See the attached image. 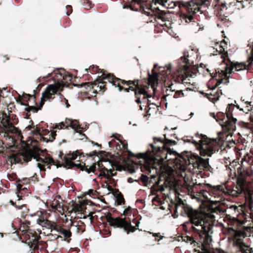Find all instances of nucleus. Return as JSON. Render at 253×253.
Segmentation results:
<instances>
[{
    "mask_svg": "<svg viewBox=\"0 0 253 253\" xmlns=\"http://www.w3.org/2000/svg\"><path fill=\"white\" fill-rule=\"evenodd\" d=\"M238 219L236 218H229V232H233V235L229 238L232 241L233 246L236 248L235 253H253V250L250 246L247 245L241 238L244 236V233L241 231L236 230L234 228V224H237Z\"/></svg>",
    "mask_w": 253,
    "mask_h": 253,
    "instance_id": "obj_10",
    "label": "nucleus"
},
{
    "mask_svg": "<svg viewBox=\"0 0 253 253\" xmlns=\"http://www.w3.org/2000/svg\"><path fill=\"white\" fill-rule=\"evenodd\" d=\"M245 103L246 105L245 107V109H244V112L248 113L249 112L252 110L253 105L251 104V102H246Z\"/></svg>",
    "mask_w": 253,
    "mask_h": 253,
    "instance_id": "obj_37",
    "label": "nucleus"
},
{
    "mask_svg": "<svg viewBox=\"0 0 253 253\" xmlns=\"http://www.w3.org/2000/svg\"><path fill=\"white\" fill-rule=\"evenodd\" d=\"M132 210V209L131 208V207H128L124 211V215L125 216L128 215L129 213L131 212Z\"/></svg>",
    "mask_w": 253,
    "mask_h": 253,
    "instance_id": "obj_47",
    "label": "nucleus"
},
{
    "mask_svg": "<svg viewBox=\"0 0 253 253\" xmlns=\"http://www.w3.org/2000/svg\"><path fill=\"white\" fill-rule=\"evenodd\" d=\"M39 225L51 230H54V228L58 225L56 222L51 221L47 219L45 220L41 221V223Z\"/></svg>",
    "mask_w": 253,
    "mask_h": 253,
    "instance_id": "obj_28",
    "label": "nucleus"
},
{
    "mask_svg": "<svg viewBox=\"0 0 253 253\" xmlns=\"http://www.w3.org/2000/svg\"><path fill=\"white\" fill-rule=\"evenodd\" d=\"M71 227L76 230L78 234H81L85 229V225L81 220L71 221Z\"/></svg>",
    "mask_w": 253,
    "mask_h": 253,
    "instance_id": "obj_24",
    "label": "nucleus"
},
{
    "mask_svg": "<svg viewBox=\"0 0 253 253\" xmlns=\"http://www.w3.org/2000/svg\"><path fill=\"white\" fill-rule=\"evenodd\" d=\"M236 183V185L229 188L222 185L224 189L220 195L226 193L233 197H237L241 194L245 193L247 187L246 176L241 173L237 178Z\"/></svg>",
    "mask_w": 253,
    "mask_h": 253,
    "instance_id": "obj_13",
    "label": "nucleus"
},
{
    "mask_svg": "<svg viewBox=\"0 0 253 253\" xmlns=\"http://www.w3.org/2000/svg\"><path fill=\"white\" fill-rule=\"evenodd\" d=\"M165 186L164 185L158 186L156 190L157 192H162L165 190Z\"/></svg>",
    "mask_w": 253,
    "mask_h": 253,
    "instance_id": "obj_53",
    "label": "nucleus"
},
{
    "mask_svg": "<svg viewBox=\"0 0 253 253\" xmlns=\"http://www.w3.org/2000/svg\"><path fill=\"white\" fill-rule=\"evenodd\" d=\"M33 128H35V126H32V125H30L26 127V128L28 130H31Z\"/></svg>",
    "mask_w": 253,
    "mask_h": 253,
    "instance_id": "obj_60",
    "label": "nucleus"
},
{
    "mask_svg": "<svg viewBox=\"0 0 253 253\" xmlns=\"http://www.w3.org/2000/svg\"><path fill=\"white\" fill-rule=\"evenodd\" d=\"M227 43L225 40H223L221 42L220 45V52L222 54L221 57L223 59V62H225L226 60L228 58V52L225 51V49L227 48Z\"/></svg>",
    "mask_w": 253,
    "mask_h": 253,
    "instance_id": "obj_29",
    "label": "nucleus"
},
{
    "mask_svg": "<svg viewBox=\"0 0 253 253\" xmlns=\"http://www.w3.org/2000/svg\"><path fill=\"white\" fill-rule=\"evenodd\" d=\"M23 238L24 242L31 249V253H39V241L41 239L39 234L35 230L28 228L26 230L23 235Z\"/></svg>",
    "mask_w": 253,
    "mask_h": 253,
    "instance_id": "obj_15",
    "label": "nucleus"
},
{
    "mask_svg": "<svg viewBox=\"0 0 253 253\" xmlns=\"http://www.w3.org/2000/svg\"><path fill=\"white\" fill-rule=\"evenodd\" d=\"M219 208L208 207L207 212L193 209L189 205L184 203L179 199L174 205L173 216L177 217L179 215L186 216L189 220L183 224V228L186 232L188 230L197 233L200 237L207 236L211 230L215 219L214 213L217 214Z\"/></svg>",
    "mask_w": 253,
    "mask_h": 253,
    "instance_id": "obj_1",
    "label": "nucleus"
},
{
    "mask_svg": "<svg viewBox=\"0 0 253 253\" xmlns=\"http://www.w3.org/2000/svg\"><path fill=\"white\" fill-rule=\"evenodd\" d=\"M44 134L42 136L41 140L46 142H52L55 139V136H56V131H49L47 129L44 130Z\"/></svg>",
    "mask_w": 253,
    "mask_h": 253,
    "instance_id": "obj_25",
    "label": "nucleus"
},
{
    "mask_svg": "<svg viewBox=\"0 0 253 253\" xmlns=\"http://www.w3.org/2000/svg\"><path fill=\"white\" fill-rule=\"evenodd\" d=\"M9 203L11 204V205H12L13 206L15 207L16 202H14L12 200H10Z\"/></svg>",
    "mask_w": 253,
    "mask_h": 253,
    "instance_id": "obj_63",
    "label": "nucleus"
},
{
    "mask_svg": "<svg viewBox=\"0 0 253 253\" xmlns=\"http://www.w3.org/2000/svg\"><path fill=\"white\" fill-rule=\"evenodd\" d=\"M124 8H130L136 11L145 12V8L141 0H123Z\"/></svg>",
    "mask_w": 253,
    "mask_h": 253,
    "instance_id": "obj_21",
    "label": "nucleus"
},
{
    "mask_svg": "<svg viewBox=\"0 0 253 253\" xmlns=\"http://www.w3.org/2000/svg\"><path fill=\"white\" fill-rule=\"evenodd\" d=\"M134 181V180L131 177H129L127 179V182L130 183H132ZM135 181L138 182V180H135Z\"/></svg>",
    "mask_w": 253,
    "mask_h": 253,
    "instance_id": "obj_59",
    "label": "nucleus"
},
{
    "mask_svg": "<svg viewBox=\"0 0 253 253\" xmlns=\"http://www.w3.org/2000/svg\"><path fill=\"white\" fill-rule=\"evenodd\" d=\"M33 97L34 99L35 98V96H33L29 95V94H27L26 96H24L23 100H24V101H25L26 102H28L30 98Z\"/></svg>",
    "mask_w": 253,
    "mask_h": 253,
    "instance_id": "obj_52",
    "label": "nucleus"
},
{
    "mask_svg": "<svg viewBox=\"0 0 253 253\" xmlns=\"http://www.w3.org/2000/svg\"><path fill=\"white\" fill-rule=\"evenodd\" d=\"M68 125L63 122L60 123L58 124H56L54 127L55 128L62 129L64 128H68Z\"/></svg>",
    "mask_w": 253,
    "mask_h": 253,
    "instance_id": "obj_38",
    "label": "nucleus"
},
{
    "mask_svg": "<svg viewBox=\"0 0 253 253\" xmlns=\"http://www.w3.org/2000/svg\"><path fill=\"white\" fill-rule=\"evenodd\" d=\"M121 144L122 146V149L124 151H127V144L125 140H122L120 141Z\"/></svg>",
    "mask_w": 253,
    "mask_h": 253,
    "instance_id": "obj_44",
    "label": "nucleus"
},
{
    "mask_svg": "<svg viewBox=\"0 0 253 253\" xmlns=\"http://www.w3.org/2000/svg\"><path fill=\"white\" fill-rule=\"evenodd\" d=\"M251 56L248 59V61L249 62V64H251L253 61V42L252 45V52H251Z\"/></svg>",
    "mask_w": 253,
    "mask_h": 253,
    "instance_id": "obj_51",
    "label": "nucleus"
},
{
    "mask_svg": "<svg viewBox=\"0 0 253 253\" xmlns=\"http://www.w3.org/2000/svg\"><path fill=\"white\" fill-rule=\"evenodd\" d=\"M210 0H191L188 2H178L179 7L183 6L186 8V13L181 14V17L186 23H192V24L197 23L198 20L197 13L201 11V9L204 5L210 4Z\"/></svg>",
    "mask_w": 253,
    "mask_h": 253,
    "instance_id": "obj_8",
    "label": "nucleus"
},
{
    "mask_svg": "<svg viewBox=\"0 0 253 253\" xmlns=\"http://www.w3.org/2000/svg\"><path fill=\"white\" fill-rule=\"evenodd\" d=\"M184 157L178 156V158L174 160L176 161V169L183 172L187 169L188 165H192L194 169H199V173L202 172V170H209L211 168L209 160V159H204L198 155H194L189 152H185Z\"/></svg>",
    "mask_w": 253,
    "mask_h": 253,
    "instance_id": "obj_6",
    "label": "nucleus"
},
{
    "mask_svg": "<svg viewBox=\"0 0 253 253\" xmlns=\"http://www.w3.org/2000/svg\"><path fill=\"white\" fill-rule=\"evenodd\" d=\"M86 2L87 4L86 8L88 9L91 8V2L89 0H84V3Z\"/></svg>",
    "mask_w": 253,
    "mask_h": 253,
    "instance_id": "obj_55",
    "label": "nucleus"
},
{
    "mask_svg": "<svg viewBox=\"0 0 253 253\" xmlns=\"http://www.w3.org/2000/svg\"><path fill=\"white\" fill-rule=\"evenodd\" d=\"M44 100L42 101V100L41 104L39 106H30L27 103H24L22 101H20V104L22 105H24L26 106L24 109V111L22 112V116L24 118L29 119H30V116L32 113H36L38 112V111L42 109L43 104H44V101L46 100L43 97L42 98ZM46 100H47L46 99Z\"/></svg>",
    "mask_w": 253,
    "mask_h": 253,
    "instance_id": "obj_22",
    "label": "nucleus"
},
{
    "mask_svg": "<svg viewBox=\"0 0 253 253\" xmlns=\"http://www.w3.org/2000/svg\"><path fill=\"white\" fill-rule=\"evenodd\" d=\"M230 208L234 210L235 211L238 210V207L235 205L230 206Z\"/></svg>",
    "mask_w": 253,
    "mask_h": 253,
    "instance_id": "obj_57",
    "label": "nucleus"
},
{
    "mask_svg": "<svg viewBox=\"0 0 253 253\" xmlns=\"http://www.w3.org/2000/svg\"><path fill=\"white\" fill-rule=\"evenodd\" d=\"M49 215V214L44 210L38 211L34 214V216L38 217L37 222L39 224L41 223V221L46 220L48 218Z\"/></svg>",
    "mask_w": 253,
    "mask_h": 253,
    "instance_id": "obj_27",
    "label": "nucleus"
},
{
    "mask_svg": "<svg viewBox=\"0 0 253 253\" xmlns=\"http://www.w3.org/2000/svg\"><path fill=\"white\" fill-rule=\"evenodd\" d=\"M105 153H106V152L105 151H100L98 153H97L96 150H94V151H92V153H90L89 154H86V155H88L89 157H91L94 156H98V155H101L102 154H104Z\"/></svg>",
    "mask_w": 253,
    "mask_h": 253,
    "instance_id": "obj_39",
    "label": "nucleus"
},
{
    "mask_svg": "<svg viewBox=\"0 0 253 253\" xmlns=\"http://www.w3.org/2000/svg\"><path fill=\"white\" fill-rule=\"evenodd\" d=\"M184 142H191L192 143V136L190 137V139H187L184 140Z\"/></svg>",
    "mask_w": 253,
    "mask_h": 253,
    "instance_id": "obj_64",
    "label": "nucleus"
},
{
    "mask_svg": "<svg viewBox=\"0 0 253 253\" xmlns=\"http://www.w3.org/2000/svg\"><path fill=\"white\" fill-rule=\"evenodd\" d=\"M172 72L171 66L170 64L167 65L164 67H160L158 70V73L155 71L154 69L152 70V74L148 73L149 85L150 84L152 87L154 88L155 85L158 83V74L162 76L164 78H166Z\"/></svg>",
    "mask_w": 253,
    "mask_h": 253,
    "instance_id": "obj_18",
    "label": "nucleus"
},
{
    "mask_svg": "<svg viewBox=\"0 0 253 253\" xmlns=\"http://www.w3.org/2000/svg\"><path fill=\"white\" fill-rule=\"evenodd\" d=\"M106 187H107V189H108L109 191L111 192V191H113V188H112L110 185H108V184H107V185H106Z\"/></svg>",
    "mask_w": 253,
    "mask_h": 253,
    "instance_id": "obj_61",
    "label": "nucleus"
},
{
    "mask_svg": "<svg viewBox=\"0 0 253 253\" xmlns=\"http://www.w3.org/2000/svg\"><path fill=\"white\" fill-rule=\"evenodd\" d=\"M85 71L87 73L89 72L92 74L99 73L100 72H102V71L98 66L94 65L90 66L88 69H85Z\"/></svg>",
    "mask_w": 253,
    "mask_h": 253,
    "instance_id": "obj_34",
    "label": "nucleus"
},
{
    "mask_svg": "<svg viewBox=\"0 0 253 253\" xmlns=\"http://www.w3.org/2000/svg\"><path fill=\"white\" fill-rule=\"evenodd\" d=\"M173 84H170V85L169 86V89H168L167 88L166 90V96H169V95H172V94H170V92H173V91H175V89H173Z\"/></svg>",
    "mask_w": 253,
    "mask_h": 253,
    "instance_id": "obj_41",
    "label": "nucleus"
},
{
    "mask_svg": "<svg viewBox=\"0 0 253 253\" xmlns=\"http://www.w3.org/2000/svg\"><path fill=\"white\" fill-rule=\"evenodd\" d=\"M39 149L38 148H25L21 151L13 154L11 156V159L15 163L21 164H27L31 161L32 158L36 159L39 163H37V167L41 171H45V167L49 164H53L56 166L57 168L62 167L63 164H60L58 160H55L49 155H46L44 158L40 157L39 154Z\"/></svg>",
    "mask_w": 253,
    "mask_h": 253,
    "instance_id": "obj_4",
    "label": "nucleus"
},
{
    "mask_svg": "<svg viewBox=\"0 0 253 253\" xmlns=\"http://www.w3.org/2000/svg\"><path fill=\"white\" fill-rule=\"evenodd\" d=\"M66 8L67 9L66 14L67 15H69L72 12V7L70 5H68L66 6Z\"/></svg>",
    "mask_w": 253,
    "mask_h": 253,
    "instance_id": "obj_49",
    "label": "nucleus"
},
{
    "mask_svg": "<svg viewBox=\"0 0 253 253\" xmlns=\"http://www.w3.org/2000/svg\"><path fill=\"white\" fill-rule=\"evenodd\" d=\"M33 130H32L33 134L35 135H39L40 136L41 138H42V136L44 134V130H42V132H41V129L38 127L37 125L35 126V128H33Z\"/></svg>",
    "mask_w": 253,
    "mask_h": 253,
    "instance_id": "obj_35",
    "label": "nucleus"
},
{
    "mask_svg": "<svg viewBox=\"0 0 253 253\" xmlns=\"http://www.w3.org/2000/svg\"><path fill=\"white\" fill-rule=\"evenodd\" d=\"M80 155V153L78 150L65 155H64L63 153L60 151L59 157L64 162V163L62 164L63 165L62 167L66 169H79V167H81V164H76L73 161L76 160L78 156Z\"/></svg>",
    "mask_w": 253,
    "mask_h": 253,
    "instance_id": "obj_19",
    "label": "nucleus"
},
{
    "mask_svg": "<svg viewBox=\"0 0 253 253\" xmlns=\"http://www.w3.org/2000/svg\"><path fill=\"white\" fill-rule=\"evenodd\" d=\"M164 140L160 137H154L153 143L150 144L151 149H148L145 153H138L136 157L143 160V165L146 169L150 171V169H162L168 162V164L171 165L176 169V161L178 156L184 157L186 152L178 154L171 150L169 146L174 145L176 142L166 138V135ZM142 165V164H141Z\"/></svg>",
    "mask_w": 253,
    "mask_h": 253,
    "instance_id": "obj_2",
    "label": "nucleus"
},
{
    "mask_svg": "<svg viewBox=\"0 0 253 253\" xmlns=\"http://www.w3.org/2000/svg\"><path fill=\"white\" fill-rule=\"evenodd\" d=\"M115 196L116 198V202L118 205H121L124 204L125 201L122 193L119 191V189H116Z\"/></svg>",
    "mask_w": 253,
    "mask_h": 253,
    "instance_id": "obj_30",
    "label": "nucleus"
},
{
    "mask_svg": "<svg viewBox=\"0 0 253 253\" xmlns=\"http://www.w3.org/2000/svg\"><path fill=\"white\" fill-rule=\"evenodd\" d=\"M54 230L56 231L61 235H58L57 238H64V240L67 243H70L71 240L72 232L70 230L64 227L63 226L58 225L54 228Z\"/></svg>",
    "mask_w": 253,
    "mask_h": 253,
    "instance_id": "obj_23",
    "label": "nucleus"
},
{
    "mask_svg": "<svg viewBox=\"0 0 253 253\" xmlns=\"http://www.w3.org/2000/svg\"><path fill=\"white\" fill-rule=\"evenodd\" d=\"M235 107V105L233 104H228L225 113L218 112L216 114L214 113H210L211 116L214 118L221 126L223 131L229 134L236 129L237 119L233 117L232 114V111ZM236 107L244 111V109L240 108L239 105H237Z\"/></svg>",
    "mask_w": 253,
    "mask_h": 253,
    "instance_id": "obj_7",
    "label": "nucleus"
},
{
    "mask_svg": "<svg viewBox=\"0 0 253 253\" xmlns=\"http://www.w3.org/2000/svg\"><path fill=\"white\" fill-rule=\"evenodd\" d=\"M205 96L209 99L211 102L214 103L217 100L219 99V95L218 91H216L215 94L206 93Z\"/></svg>",
    "mask_w": 253,
    "mask_h": 253,
    "instance_id": "obj_32",
    "label": "nucleus"
},
{
    "mask_svg": "<svg viewBox=\"0 0 253 253\" xmlns=\"http://www.w3.org/2000/svg\"><path fill=\"white\" fill-rule=\"evenodd\" d=\"M79 169L82 171H85L88 173L91 172H93L94 174L98 175L99 177H103V175H101L102 172H105L106 171H107V169L103 165L102 161L94 163L89 168H88V166H86L84 163V165L81 164V167H79Z\"/></svg>",
    "mask_w": 253,
    "mask_h": 253,
    "instance_id": "obj_20",
    "label": "nucleus"
},
{
    "mask_svg": "<svg viewBox=\"0 0 253 253\" xmlns=\"http://www.w3.org/2000/svg\"><path fill=\"white\" fill-rule=\"evenodd\" d=\"M167 2V0H155V3H158L162 5H164L165 2Z\"/></svg>",
    "mask_w": 253,
    "mask_h": 253,
    "instance_id": "obj_54",
    "label": "nucleus"
},
{
    "mask_svg": "<svg viewBox=\"0 0 253 253\" xmlns=\"http://www.w3.org/2000/svg\"><path fill=\"white\" fill-rule=\"evenodd\" d=\"M73 210L75 212L83 213L85 211L84 205L82 203L78 204L75 203L73 205Z\"/></svg>",
    "mask_w": 253,
    "mask_h": 253,
    "instance_id": "obj_31",
    "label": "nucleus"
},
{
    "mask_svg": "<svg viewBox=\"0 0 253 253\" xmlns=\"http://www.w3.org/2000/svg\"><path fill=\"white\" fill-rule=\"evenodd\" d=\"M195 138L192 136V143L200 150L201 156L211 157L218 151L219 145L216 140L209 139L206 135L199 133L195 134Z\"/></svg>",
    "mask_w": 253,
    "mask_h": 253,
    "instance_id": "obj_9",
    "label": "nucleus"
},
{
    "mask_svg": "<svg viewBox=\"0 0 253 253\" xmlns=\"http://www.w3.org/2000/svg\"><path fill=\"white\" fill-rule=\"evenodd\" d=\"M65 74L64 70L56 69L52 73H48L47 76L42 78L45 79V81L48 78H51L54 81V84L48 85L42 94V96L44 99H53L54 94L64 86L65 83L63 80Z\"/></svg>",
    "mask_w": 253,
    "mask_h": 253,
    "instance_id": "obj_11",
    "label": "nucleus"
},
{
    "mask_svg": "<svg viewBox=\"0 0 253 253\" xmlns=\"http://www.w3.org/2000/svg\"><path fill=\"white\" fill-rule=\"evenodd\" d=\"M175 98L184 96V93L182 90H177L175 91L173 95Z\"/></svg>",
    "mask_w": 253,
    "mask_h": 253,
    "instance_id": "obj_40",
    "label": "nucleus"
},
{
    "mask_svg": "<svg viewBox=\"0 0 253 253\" xmlns=\"http://www.w3.org/2000/svg\"><path fill=\"white\" fill-rule=\"evenodd\" d=\"M106 217L107 222L109 223L110 226L114 227L123 228L127 232V234L131 232H134L137 229V227L139 225V220L141 219V216L139 215L133 218L132 222L135 224V226H132L130 220L127 221L125 217H113L110 212L108 213Z\"/></svg>",
    "mask_w": 253,
    "mask_h": 253,
    "instance_id": "obj_12",
    "label": "nucleus"
},
{
    "mask_svg": "<svg viewBox=\"0 0 253 253\" xmlns=\"http://www.w3.org/2000/svg\"><path fill=\"white\" fill-rule=\"evenodd\" d=\"M182 238L184 241L187 243H190L191 244H192L194 242H196L194 238H193L191 236L183 235L182 236Z\"/></svg>",
    "mask_w": 253,
    "mask_h": 253,
    "instance_id": "obj_36",
    "label": "nucleus"
},
{
    "mask_svg": "<svg viewBox=\"0 0 253 253\" xmlns=\"http://www.w3.org/2000/svg\"><path fill=\"white\" fill-rule=\"evenodd\" d=\"M113 136H114L115 138L118 140L119 141V142H120V141L122 140L121 139V138H122V136L120 134H117L115 135H114Z\"/></svg>",
    "mask_w": 253,
    "mask_h": 253,
    "instance_id": "obj_56",
    "label": "nucleus"
},
{
    "mask_svg": "<svg viewBox=\"0 0 253 253\" xmlns=\"http://www.w3.org/2000/svg\"><path fill=\"white\" fill-rule=\"evenodd\" d=\"M66 124L68 125V127L70 126L74 129L77 132L82 133V131L80 130L81 127L79 124V122L77 120H72L69 119H66Z\"/></svg>",
    "mask_w": 253,
    "mask_h": 253,
    "instance_id": "obj_26",
    "label": "nucleus"
},
{
    "mask_svg": "<svg viewBox=\"0 0 253 253\" xmlns=\"http://www.w3.org/2000/svg\"><path fill=\"white\" fill-rule=\"evenodd\" d=\"M114 171V169H107V171H106L105 172H102V174H101V175H103V177H105L107 179H110L111 178L112 176L115 175L116 174V172L113 173Z\"/></svg>",
    "mask_w": 253,
    "mask_h": 253,
    "instance_id": "obj_33",
    "label": "nucleus"
},
{
    "mask_svg": "<svg viewBox=\"0 0 253 253\" xmlns=\"http://www.w3.org/2000/svg\"><path fill=\"white\" fill-rule=\"evenodd\" d=\"M109 74H106L104 72H102L101 76L98 77L97 79L93 82H88L82 84H74L77 86H84L86 89L90 90L91 89H93V92L97 93L98 91H101L103 93L107 89L106 87V82L104 81V80L108 79L105 78Z\"/></svg>",
    "mask_w": 253,
    "mask_h": 253,
    "instance_id": "obj_17",
    "label": "nucleus"
},
{
    "mask_svg": "<svg viewBox=\"0 0 253 253\" xmlns=\"http://www.w3.org/2000/svg\"><path fill=\"white\" fill-rule=\"evenodd\" d=\"M193 60L190 59L188 52H184L178 62V69L173 76L174 81L182 84H190L189 78L196 74Z\"/></svg>",
    "mask_w": 253,
    "mask_h": 253,
    "instance_id": "obj_5",
    "label": "nucleus"
},
{
    "mask_svg": "<svg viewBox=\"0 0 253 253\" xmlns=\"http://www.w3.org/2000/svg\"><path fill=\"white\" fill-rule=\"evenodd\" d=\"M17 189L19 191H20L21 190H23L25 189H27V188L26 187H23V184H22L21 183L19 182L18 180L17 181Z\"/></svg>",
    "mask_w": 253,
    "mask_h": 253,
    "instance_id": "obj_43",
    "label": "nucleus"
},
{
    "mask_svg": "<svg viewBox=\"0 0 253 253\" xmlns=\"http://www.w3.org/2000/svg\"><path fill=\"white\" fill-rule=\"evenodd\" d=\"M191 189L192 191L198 193L204 197L206 196V193H208L209 195L216 197L220 195L223 192L224 188L222 185L212 186L209 184H197L196 183L194 184Z\"/></svg>",
    "mask_w": 253,
    "mask_h": 253,
    "instance_id": "obj_14",
    "label": "nucleus"
},
{
    "mask_svg": "<svg viewBox=\"0 0 253 253\" xmlns=\"http://www.w3.org/2000/svg\"><path fill=\"white\" fill-rule=\"evenodd\" d=\"M15 208L18 210H22L24 208H26L25 204H20L19 202L16 204Z\"/></svg>",
    "mask_w": 253,
    "mask_h": 253,
    "instance_id": "obj_48",
    "label": "nucleus"
},
{
    "mask_svg": "<svg viewBox=\"0 0 253 253\" xmlns=\"http://www.w3.org/2000/svg\"><path fill=\"white\" fill-rule=\"evenodd\" d=\"M140 180L144 183H147L149 180V178L147 176L144 174H142L140 177Z\"/></svg>",
    "mask_w": 253,
    "mask_h": 253,
    "instance_id": "obj_46",
    "label": "nucleus"
},
{
    "mask_svg": "<svg viewBox=\"0 0 253 253\" xmlns=\"http://www.w3.org/2000/svg\"><path fill=\"white\" fill-rule=\"evenodd\" d=\"M11 119L13 122V124L16 125L18 123V119L16 115L12 114L11 116Z\"/></svg>",
    "mask_w": 253,
    "mask_h": 253,
    "instance_id": "obj_45",
    "label": "nucleus"
},
{
    "mask_svg": "<svg viewBox=\"0 0 253 253\" xmlns=\"http://www.w3.org/2000/svg\"><path fill=\"white\" fill-rule=\"evenodd\" d=\"M18 180L19 182L21 183L22 184L24 185L25 184H27V183H28L29 182L30 179L28 178H23L22 180L18 179Z\"/></svg>",
    "mask_w": 253,
    "mask_h": 253,
    "instance_id": "obj_50",
    "label": "nucleus"
},
{
    "mask_svg": "<svg viewBox=\"0 0 253 253\" xmlns=\"http://www.w3.org/2000/svg\"><path fill=\"white\" fill-rule=\"evenodd\" d=\"M72 79V77L70 75H68L66 74H65L64 75V79L63 81H64L65 85H66V84L68 83V81H71Z\"/></svg>",
    "mask_w": 253,
    "mask_h": 253,
    "instance_id": "obj_42",
    "label": "nucleus"
},
{
    "mask_svg": "<svg viewBox=\"0 0 253 253\" xmlns=\"http://www.w3.org/2000/svg\"><path fill=\"white\" fill-rule=\"evenodd\" d=\"M220 6L221 8H224L226 7V3L225 2H221L220 4Z\"/></svg>",
    "mask_w": 253,
    "mask_h": 253,
    "instance_id": "obj_62",
    "label": "nucleus"
},
{
    "mask_svg": "<svg viewBox=\"0 0 253 253\" xmlns=\"http://www.w3.org/2000/svg\"><path fill=\"white\" fill-rule=\"evenodd\" d=\"M226 60L229 62L230 66H228V65L227 64L225 71H222V72L223 73V76H224V77L218 80L215 86H213L212 88H211V89L212 91L220 84L223 83L224 84H227L229 83V76L228 75L231 74L232 72V70H233L234 68H235V70L237 71L247 69V66L244 63H234L233 62L231 61L230 59L229 58Z\"/></svg>",
    "mask_w": 253,
    "mask_h": 253,
    "instance_id": "obj_16",
    "label": "nucleus"
},
{
    "mask_svg": "<svg viewBox=\"0 0 253 253\" xmlns=\"http://www.w3.org/2000/svg\"><path fill=\"white\" fill-rule=\"evenodd\" d=\"M105 78L112 85L117 86L120 91L124 90L126 92L130 90L134 92L135 101L137 104L142 102L146 103L149 106V98L151 95L148 93L149 84L144 85L140 84L139 80L126 81L116 77L113 74H109Z\"/></svg>",
    "mask_w": 253,
    "mask_h": 253,
    "instance_id": "obj_3",
    "label": "nucleus"
},
{
    "mask_svg": "<svg viewBox=\"0 0 253 253\" xmlns=\"http://www.w3.org/2000/svg\"><path fill=\"white\" fill-rule=\"evenodd\" d=\"M3 61L5 62L6 60H8L9 59V57L8 56V55H5L3 56Z\"/></svg>",
    "mask_w": 253,
    "mask_h": 253,
    "instance_id": "obj_58",
    "label": "nucleus"
}]
</instances>
